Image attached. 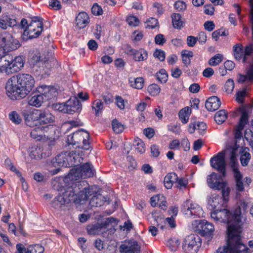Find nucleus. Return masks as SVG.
<instances>
[{
    "instance_id": "nucleus-1",
    "label": "nucleus",
    "mask_w": 253,
    "mask_h": 253,
    "mask_svg": "<svg viewBox=\"0 0 253 253\" xmlns=\"http://www.w3.org/2000/svg\"><path fill=\"white\" fill-rule=\"evenodd\" d=\"M248 203L244 200L237 203V208L232 212L227 209L214 211L211 213V216L214 220L226 223L227 235L231 246L232 252L235 253L239 250L241 253H245L246 248L241 241L242 218L246 211Z\"/></svg>"
},
{
    "instance_id": "nucleus-2",
    "label": "nucleus",
    "mask_w": 253,
    "mask_h": 253,
    "mask_svg": "<svg viewBox=\"0 0 253 253\" xmlns=\"http://www.w3.org/2000/svg\"><path fill=\"white\" fill-rule=\"evenodd\" d=\"M67 182L62 177H56L52 182L53 188L60 192L59 195L54 198L52 203V206L55 209L64 210L69 203L78 200H85L92 195V191L87 187L79 191L80 188L77 184H73L71 186L63 185V182Z\"/></svg>"
},
{
    "instance_id": "nucleus-3",
    "label": "nucleus",
    "mask_w": 253,
    "mask_h": 253,
    "mask_svg": "<svg viewBox=\"0 0 253 253\" xmlns=\"http://www.w3.org/2000/svg\"><path fill=\"white\" fill-rule=\"evenodd\" d=\"M34 84V78L29 74H20L13 76L6 83V94L12 100L23 98L32 90Z\"/></svg>"
},
{
    "instance_id": "nucleus-4",
    "label": "nucleus",
    "mask_w": 253,
    "mask_h": 253,
    "mask_svg": "<svg viewBox=\"0 0 253 253\" xmlns=\"http://www.w3.org/2000/svg\"><path fill=\"white\" fill-rule=\"evenodd\" d=\"M251 8V22L252 24V42L249 43L244 47L242 44H237L233 47V55L238 61H242L245 63L253 55V0H250Z\"/></svg>"
},
{
    "instance_id": "nucleus-5",
    "label": "nucleus",
    "mask_w": 253,
    "mask_h": 253,
    "mask_svg": "<svg viewBox=\"0 0 253 253\" xmlns=\"http://www.w3.org/2000/svg\"><path fill=\"white\" fill-rule=\"evenodd\" d=\"M38 94L31 96L28 101L29 104L36 107H40L42 104L57 95L56 89L51 86L41 85L37 88Z\"/></svg>"
},
{
    "instance_id": "nucleus-6",
    "label": "nucleus",
    "mask_w": 253,
    "mask_h": 253,
    "mask_svg": "<svg viewBox=\"0 0 253 253\" xmlns=\"http://www.w3.org/2000/svg\"><path fill=\"white\" fill-rule=\"evenodd\" d=\"M22 57L18 56L14 59L9 55L0 58V73L10 75L20 71L24 67Z\"/></svg>"
},
{
    "instance_id": "nucleus-7",
    "label": "nucleus",
    "mask_w": 253,
    "mask_h": 253,
    "mask_svg": "<svg viewBox=\"0 0 253 253\" xmlns=\"http://www.w3.org/2000/svg\"><path fill=\"white\" fill-rule=\"evenodd\" d=\"M236 140L235 144L230 149L229 165L233 172L234 176L236 182L237 189L240 191H243L244 185L242 181V175L239 170V164L237 159V150L240 147L237 144Z\"/></svg>"
},
{
    "instance_id": "nucleus-8",
    "label": "nucleus",
    "mask_w": 253,
    "mask_h": 253,
    "mask_svg": "<svg viewBox=\"0 0 253 253\" xmlns=\"http://www.w3.org/2000/svg\"><path fill=\"white\" fill-rule=\"evenodd\" d=\"M89 137L88 132L81 129L68 135L67 143L69 145L75 146L76 148L88 150L90 148Z\"/></svg>"
},
{
    "instance_id": "nucleus-9",
    "label": "nucleus",
    "mask_w": 253,
    "mask_h": 253,
    "mask_svg": "<svg viewBox=\"0 0 253 253\" xmlns=\"http://www.w3.org/2000/svg\"><path fill=\"white\" fill-rule=\"evenodd\" d=\"M95 170L92 165L86 163L79 168L72 169L69 174L64 178L68 181V180H77L80 178H85L93 176Z\"/></svg>"
},
{
    "instance_id": "nucleus-10",
    "label": "nucleus",
    "mask_w": 253,
    "mask_h": 253,
    "mask_svg": "<svg viewBox=\"0 0 253 253\" xmlns=\"http://www.w3.org/2000/svg\"><path fill=\"white\" fill-rule=\"evenodd\" d=\"M202 240L196 234H190L185 238L182 249L186 253H197L201 246Z\"/></svg>"
},
{
    "instance_id": "nucleus-11",
    "label": "nucleus",
    "mask_w": 253,
    "mask_h": 253,
    "mask_svg": "<svg viewBox=\"0 0 253 253\" xmlns=\"http://www.w3.org/2000/svg\"><path fill=\"white\" fill-rule=\"evenodd\" d=\"M182 211L187 217H201L204 212L202 208L197 204L188 200L185 202L182 208Z\"/></svg>"
},
{
    "instance_id": "nucleus-12",
    "label": "nucleus",
    "mask_w": 253,
    "mask_h": 253,
    "mask_svg": "<svg viewBox=\"0 0 253 253\" xmlns=\"http://www.w3.org/2000/svg\"><path fill=\"white\" fill-rule=\"evenodd\" d=\"M19 41L13 36L7 32L2 33L0 37V46L5 51L15 50L20 47Z\"/></svg>"
},
{
    "instance_id": "nucleus-13",
    "label": "nucleus",
    "mask_w": 253,
    "mask_h": 253,
    "mask_svg": "<svg viewBox=\"0 0 253 253\" xmlns=\"http://www.w3.org/2000/svg\"><path fill=\"white\" fill-rule=\"evenodd\" d=\"M42 31V24L40 18L35 17L24 31V36L33 39L39 36Z\"/></svg>"
},
{
    "instance_id": "nucleus-14",
    "label": "nucleus",
    "mask_w": 253,
    "mask_h": 253,
    "mask_svg": "<svg viewBox=\"0 0 253 253\" xmlns=\"http://www.w3.org/2000/svg\"><path fill=\"white\" fill-rule=\"evenodd\" d=\"M193 229L201 233L203 236L212 235L214 228L212 224L206 220H196L192 223Z\"/></svg>"
},
{
    "instance_id": "nucleus-15",
    "label": "nucleus",
    "mask_w": 253,
    "mask_h": 253,
    "mask_svg": "<svg viewBox=\"0 0 253 253\" xmlns=\"http://www.w3.org/2000/svg\"><path fill=\"white\" fill-rule=\"evenodd\" d=\"M211 167L222 174L223 177L226 176L225 155L223 152H219L210 160Z\"/></svg>"
},
{
    "instance_id": "nucleus-16",
    "label": "nucleus",
    "mask_w": 253,
    "mask_h": 253,
    "mask_svg": "<svg viewBox=\"0 0 253 253\" xmlns=\"http://www.w3.org/2000/svg\"><path fill=\"white\" fill-rule=\"evenodd\" d=\"M22 115L27 126L34 127L39 125L38 109H35L30 112H23Z\"/></svg>"
},
{
    "instance_id": "nucleus-17",
    "label": "nucleus",
    "mask_w": 253,
    "mask_h": 253,
    "mask_svg": "<svg viewBox=\"0 0 253 253\" xmlns=\"http://www.w3.org/2000/svg\"><path fill=\"white\" fill-rule=\"evenodd\" d=\"M140 246L134 240L125 242L119 248L120 253H139Z\"/></svg>"
},
{
    "instance_id": "nucleus-18",
    "label": "nucleus",
    "mask_w": 253,
    "mask_h": 253,
    "mask_svg": "<svg viewBox=\"0 0 253 253\" xmlns=\"http://www.w3.org/2000/svg\"><path fill=\"white\" fill-rule=\"evenodd\" d=\"M15 253H43L44 248L39 244L32 245L26 248L21 244L16 245Z\"/></svg>"
},
{
    "instance_id": "nucleus-19",
    "label": "nucleus",
    "mask_w": 253,
    "mask_h": 253,
    "mask_svg": "<svg viewBox=\"0 0 253 253\" xmlns=\"http://www.w3.org/2000/svg\"><path fill=\"white\" fill-rule=\"evenodd\" d=\"M84 155V153L81 148L69 152V162H70V167H77L81 164L83 161Z\"/></svg>"
},
{
    "instance_id": "nucleus-20",
    "label": "nucleus",
    "mask_w": 253,
    "mask_h": 253,
    "mask_svg": "<svg viewBox=\"0 0 253 253\" xmlns=\"http://www.w3.org/2000/svg\"><path fill=\"white\" fill-rule=\"evenodd\" d=\"M126 52L128 54L133 56V59L138 62H140L146 60L148 58V53L144 49H139L135 50L131 47H127Z\"/></svg>"
},
{
    "instance_id": "nucleus-21",
    "label": "nucleus",
    "mask_w": 253,
    "mask_h": 253,
    "mask_svg": "<svg viewBox=\"0 0 253 253\" xmlns=\"http://www.w3.org/2000/svg\"><path fill=\"white\" fill-rule=\"evenodd\" d=\"M65 103L68 114H72L75 112H79L82 110V105L76 97H71Z\"/></svg>"
},
{
    "instance_id": "nucleus-22",
    "label": "nucleus",
    "mask_w": 253,
    "mask_h": 253,
    "mask_svg": "<svg viewBox=\"0 0 253 253\" xmlns=\"http://www.w3.org/2000/svg\"><path fill=\"white\" fill-rule=\"evenodd\" d=\"M69 160V152H65L57 155L55 160L52 161V165L55 168L57 167H70Z\"/></svg>"
},
{
    "instance_id": "nucleus-23",
    "label": "nucleus",
    "mask_w": 253,
    "mask_h": 253,
    "mask_svg": "<svg viewBox=\"0 0 253 253\" xmlns=\"http://www.w3.org/2000/svg\"><path fill=\"white\" fill-rule=\"evenodd\" d=\"M16 26L17 21L15 18L8 15L2 14L0 16V29L6 30Z\"/></svg>"
},
{
    "instance_id": "nucleus-24",
    "label": "nucleus",
    "mask_w": 253,
    "mask_h": 253,
    "mask_svg": "<svg viewBox=\"0 0 253 253\" xmlns=\"http://www.w3.org/2000/svg\"><path fill=\"white\" fill-rule=\"evenodd\" d=\"M223 177L222 174L218 175L215 172H212L211 174L207 176V181L208 186L212 189H218L221 185H223L222 182L219 181V179L222 178Z\"/></svg>"
},
{
    "instance_id": "nucleus-25",
    "label": "nucleus",
    "mask_w": 253,
    "mask_h": 253,
    "mask_svg": "<svg viewBox=\"0 0 253 253\" xmlns=\"http://www.w3.org/2000/svg\"><path fill=\"white\" fill-rule=\"evenodd\" d=\"M39 125H45L54 121V117L48 110H38Z\"/></svg>"
},
{
    "instance_id": "nucleus-26",
    "label": "nucleus",
    "mask_w": 253,
    "mask_h": 253,
    "mask_svg": "<svg viewBox=\"0 0 253 253\" xmlns=\"http://www.w3.org/2000/svg\"><path fill=\"white\" fill-rule=\"evenodd\" d=\"M248 122V114L245 111H243L240 119L239 125L235 133V137L236 139H241L242 136V130L244 128L245 125Z\"/></svg>"
},
{
    "instance_id": "nucleus-27",
    "label": "nucleus",
    "mask_w": 253,
    "mask_h": 253,
    "mask_svg": "<svg viewBox=\"0 0 253 253\" xmlns=\"http://www.w3.org/2000/svg\"><path fill=\"white\" fill-rule=\"evenodd\" d=\"M221 102L219 98L213 96L209 98L206 102V108L210 111H214L220 106Z\"/></svg>"
},
{
    "instance_id": "nucleus-28",
    "label": "nucleus",
    "mask_w": 253,
    "mask_h": 253,
    "mask_svg": "<svg viewBox=\"0 0 253 253\" xmlns=\"http://www.w3.org/2000/svg\"><path fill=\"white\" fill-rule=\"evenodd\" d=\"M248 147H241L240 151V161L243 167L247 166L251 159V155Z\"/></svg>"
},
{
    "instance_id": "nucleus-29",
    "label": "nucleus",
    "mask_w": 253,
    "mask_h": 253,
    "mask_svg": "<svg viewBox=\"0 0 253 253\" xmlns=\"http://www.w3.org/2000/svg\"><path fill=\"white\" fill-rule=\"evenodd\" d=\"M222 202V198L219 195L216 193L212 194L208 201L209 208L211 210L215 209L218 206H221Z\"/></svg>"
},
{
    "instance_id": "nucleus-30",
    "label": "nucleus",
    "mask_w": 253,
    "mask_h": 253,
    "mask_svg": "<svg viewBox=\"0 0 253 253\" xmlns=\"http://www.w3.org/2000/svg\"><path fill=\"white\" fill-rule=\"evenodd\" d=\"M89 21L88 15L85 12H80L76 17V22L77 26L80 28H84Z\"/></svg>"
},
{
    "instance_id": "nucleus-31",
    "label": "nucleus",
    "mask_w": 253,
    "mask_h": 253,
    "mask_svg": "<svg viewBox=\"0 0 253 253\" xmlns=\"http://www.w3.org/2000/svg\"><path fill=\"white\" fill-rule=\"evenodd\" d=\"M41 58V53L38 51H36L30 59V64L35 68L40 67L41 65L43 66L45 63Z\"/></svg>"
},
{
    "instance_id": "nucleus-32",
    "label": "nucleus",
    "mask_w": 253,
    "mask_h": 253,
    "mask_svg": "<svg viewBox=\"0 0 253 253\" xmlns=\"http://www.w3.org/2000/svg\"><path fill=\"white\" fill-rule=\"evenodd\" d=\"M178 180V176L175 173L171 172L168 174L164 178V184L167 189L172 187L173 183Z\"/></svg>"
},
{
    "instance_id": "nucleus-33",
    "label": "nucleus",
    "mask_w": 253,
    "mask_h": 253,
    "mask_svg": "<svg viewBox=\"0 0 253 253\" xmlns=\"http://www.w3.org/2000/svg\"><path fill=\"white\" fill-rule=\"evenodd\" d=\"M103 226L99 223L89 225L87 226V231L89 234L97 235L102 233Z\"/></svg>"
},
{
    "instance_id": "nucleus-34",
    "label": "nucleus",
    "mask_w": 253,
    "mask_h": 253,
    "mask_svg": "<svg viewBox=\"0 0 253 253\" xmlns=\"http://www.w3.org/2000/svg\"><path fill=\"white\" fill-rule=\"evenodd\" d=\"M244 246L246 248V252L245 253H248V248L244 244ZM241 252L238 250L237 252L235 253L232 252L231 246L229 243V238L228 237L227 245L221 247H219L216 251L215 253H241Z\"/></svg>"
},
{
    "instance_id": "nucleus-35",
    "label": "nucleus",
    "mask_w": 253,
    "mask_h": 253,
    "mask_svg": "<svg viewBox=\"0 0 253 253\" xmlns=\"http://www.w3.org/2000/svg\"><path fill=\"white\" fill-rule=\"evenodd\" d=\"M129 83L131 86L136 89H141L143 86L144 80L142 77L130 78Z\"/></svg>"
},
{
    "instance_id": "nucleus-36",
    "label": "nucleus",
    "mask_w": 253,
    "mask_h": 253,
    "mask_svg": "<svg viewBox=\"0 0 253 253\" xmlns=\"http://www.w3.org/2000/svg\"><path fill=\"white\" fill-rule=\"evenodd\" d=\"M42 151V148L40 147H32L30 152V156L32 159H40L45 156Z\"/></svg>"
},
{
    "instance_id": "nucleus-37",
    "label": "nucleus",
    "mask_w": 253,
    "mask_h": 253,
    "mask_svg": "<svg viewBox=\"0 0 253 253\" xmlns=\"http://www.w3.org/2000/svg\"><path fill=\"white\" fill-rule=\"evenodd\" d=\"M172 23L173 27L177 29H180L183 27V22L181 15L178 13H173L171 15Z\"/></svg>"
},
{
    "instance_id": "nucleus-38",
    "label": "nucleus",
    "mask_w": 253,
    "mask_h": 253,
    "mask_svg": "<svg viewBox=\"0 0 253 253\" xmlns=\"http://www.w3.org/2000/svg\"><path fill=\"white\" fill-rule=\"evenodd\" d=\"M191 109L189 107H185L179 111V116L183 124H186L188 120Z\"/></svg>"
},
{
    "instance_id": "nucleus-39",
    "label": "nucleus",
    "mask_w": 253,
    "mask_h": 253,
    "mask_svg": "<svg viewBox=\"0 0 253 253\" xmlns=\"http://www.w3.org/2000/svg\"><path fill=\"white\" fill-rule=\"evenodd\" d=\"M227 113L225 110H221L217 112L214 116L215 122L220 124L223 123L227 119Z\"/></svg>"
},
{
    "instance_id": "nucleus-40",
    "label": "nucleus",
    "mask_w": 253,
    "mask_h": 253,
    "mask_svg": "<svg viewBox=\"0 0 253 253\" xmlns=\"http://www.w3.org/2000/svg\"><path fill=\"white\" fill-rule=\"evenodd\" d=\"M30 134L33 138L38 140H41L43 134V127L40 126L36 127L32 130Z\"/></svg>"
},
{
    "instance_id": "nucleus-41",
    "label": "nucleus",
    "mask_w": 253,
    "mask_h": 253,
    "mask_svg": "<svg viewBox=\"0 0 253 253\" xmlns=\"http://www.w3.org/2000/svg\"><path fill=\"white\" fill-rule=\"evenodd\" d=\"M102 198L103 197L101 195H95L90 200L89 204L92 207H100L103 203Z\"/></svg>"
},
{
    "instance_id": "nucleus-42",
    "label": "nucleus",
    "mask_w": 253,
    "mask_h": 253,
    "mask_svg": "<svg viewBox=\"0 0 253 253\" xmlns=\"http://www.w3.org/2000/svg\"><path fill=\"white\" fill-rule=\"evenodd\" d=\"M134 145L138 152L143 153L145 151V145L140 139L135 138L134 141Z\"/></svg>"
},
{
    "instance_id": "nucleus-43",
    "label": "nucleus",
    "mask_w": 253,
    "mask_h": 253,
    "mask_svg": "<svg viewBox=\"0 0 253 253\" xmlns=\"http://www.w3.org/2000/svg\"><path fill=\"white\" fill-rule=\"evenodd\" d=\"M167 245L171 251H176L180 245V241L176 238L170 239L167 241Z\"/></svg>"
},
{
    "instance_id": "nucleus-44",
    "label": "nucleus",
    "mask_w": 253,
    "mask_h": 253,
    "mask_svg": "<svg viewBox=\"0 0 253 253\" xmlns=\"http://www.w3.org/2000/svg\"><path fill=\"white\" fill-rule=\"evenodd\" d=\"M9 118L15 124H19L22 122V119L16 111H12L9 114Z\"/></svg>"
},
{
    "instance_id": "nucleus-45",
    "label": "nucleus",
    "mask_w": 253,
    "mask_h": 253,
    "mask_svg": "<svg viewBox=\"0 0 253 253\" xmlns=\"http://www.w3.org/2000/svg\"><path fill=\"white\" fill-rule=\"evenodd\" d=\"M223 55L221 54H217L211 58L209 61V64L211 66H216L218 65L222 60Z\"/></svg>"
},
{
    "instance_id": "nucleus-46",
    "label": "nucleus",
    "mask_w": 253,
    "mask_h": 253,
    "mask_svg": "<svg viewBox=\"0 0 253 253\" xmlns=\"http://www.w3.org/2000/svg\"><path fill=\"white\" fill-rule=\"evenodd\" d=\"M223 185H221L220 187H219L218 190L221 189L222 190V196L225 200L228 199V197L229 195L230 189L227 186L226 182H222Z\"/></svg>"
},
{
    "instance_id": "nucleus-47",
    "label": "nucleus",
    "mask_w": 253,
    "mask_h": 253,
    "mask_svg": "<svg viewBox=\"0 0 253 253\" xmlns=\"http://www.w3.org/2000/svg\"><path fill=\"white\" fill-rule=\"evenodd\" d=\"M157 79L161 83H165L168 80V75L164 69H161L156 74Z\"/></svg>"
},
{
    "instance_id": "nucleus-48",
    "label": "nucleus",
    "mask_w": 253,
    "mask_h": 253,
    "mask_svg": "<svg viewBox=\"0 0 253 253\" xmlns=\"http://www.w3.org/2000/svg\"><path fill=\"white\" fill-rule=\"evenodd\" d=\"M92 108L94 110L95 114L97 115L103 108V104L100 100H96L93 102Z\"/></svg>"
},
{
    "instance_id": "nucleus-49",
    "label": "nucleus",
    "mask_w": 253,
    "mask_h": 253,
    "mask_svg": "<svg viewBox=\"0 0 253 253\" xmlns=\"http://www.w3.org/2000/svg\"><path fill=\"white\" fill-rule=\"evenodd\" d=\"M148 91L152 95L155 96L160 92V87L156 84H152L148 87Z\"/></svg>"
},
{
    "instance_id": "nucleus-50",
    "label": "nucleus",
    "mask_w": 253,
    "mask_h": 253,
    "mask_svg": "<svg viewBox=\"0 0 253 253\" xmlns=\"http://www.w3.org/2000/svg\"><path fill=\"white\" fill-rule=\"evenodd\" d=\"M112 128L114 131L117 133H119L123 131L124 127L123 125L119 123L117 120H114L112 122Z\"/></svg>"
},
{
    "instance_id": "nucleus-51",
    "label": "nucleus",
    "mask_w": 253,
    "mask_h": 253,
    "mask_svg": "<svg viewBox=\"0 0 253 253\" xmlns=\"http://www.w3.org/2000/svg\"><path fill=\"white\" fill-rule=\"evenodd\" d=\"M52 108L64 113H67L66 103H55L52 105Z\"/></svg>"
},
{
    "instance_id": "nucleus-52",
    "label": "nucleus",
    "mask_w": 253,
    "mask_h": 253,
    "mask_svg": "<svg viewBox=\"0 0 253 253\" xmlns=\"http://www.w3.org/2000/svg\"><path fill=\"white\" fill-rule=\"evenodd\" d=\"M234 87V81L232 79H228L225 83L224 90L227 93H231Z\"/></svg>"
},
{
    "instance_id": "nucleus-53",
    "label": "nucleus",
    "mask_w": 253,
    "mask_h": 253,
    "mask_svg": "<svg viewBox=\"0 0 253 253\" xmlns=\"http://www.w3.org/2000/svg\"><path fill=\"white\" fill-rule=\"evenodd\" d=\"M158 26H159L158 21L157 19H156L155 18H153V17L150 18L146 21V27H148V28H150L151 29H154Z\"/></svg>"
},
{
    "instance_id": "nucleus-54",
    "label": "nucleus",
    "mask_w": 253,
    "mask_h": 253,
    "mask_svg": "<svg viewBox=\"0 0 253 253\" xmlns=\"http://www.w3.org/2000/svg\"><path fill=\"white\" fill-rule=\"evenodd\" d=\"M4 165L5 167L10 169L11 170L15 172L16 173H17L18 175H19L20 176H21L20 172L17 170L16 168L12 165L11 163V160L9 159H6L5 160L4 162Z\"/></svg>"
},
{
    "instance_id": "nucleus-55",
    "label": "nucleus",
    "mask_w": 253,
    "mask_h": 253,
    "mask_svg": "<svg viewBox=\"0 0 253 253\" xmlns=\"http://www.w3.org/2000/svg\"><path fill=\"white\" fill-rule=\"evenodd\" d=\"M174 8L178 11H184L186 9V4L185 2L181 0H178L174 3Z\"/></svg>"
},
{
    "instance_id": "nucleus-56",
    "label": "nucleus",
    "mask_w": 253,
    "mask_h": 253,
    "mask_svg": "<svg viewBox=\"0 0 253 253\" xmlns=\"http://www.w3.org/2000/svg\"><path fill=\"white\" fill-rule=\"evenodd\" d=\"M154 56L158 58L160 61H163L166 58L165 52L162 50L157 49L153 54Z\"/></svg>"
},
{
    "instance_id": "nucleus-57",
    "label": "nucleus",
    "mask_w": 253,
    "mask_h": 253,
    "mask_svg": "<svg viewBox=\"0 0 253 253\" xmlns=\"http://www.w3.org/2000/svg\"><path fill=\"white\" fill-rule=\"evenodd\" d=\"M91 12L93 14L95 15H100L103 14V10L100 6L97 3H94L92 8Z\"/></svg>"
},
{
    "instance_id": "nucleus-58",
    "label": "nucleus",
    "mask_w": 253,
    "mask_h": 253,
    "mask_svg": "<svg viewBox=\"0 0 253 253\" xmlns=\"http://www.w3.org/2000/svg\"><path fill=\"white\" fill-rule=\"evenodd\" d=\"M126 21L128 24L132 26H136L139 23V21L136 17L131 15L127 17Z\"/></svg>"
},
{
    "instance_id": "nucleus-59",
    "label": "nucleus",
    "mask_w": 253,
    "mask_h": 253,
    "mask_svg": "<svg viewBox=\"0 0 253 253\" xmlns=\"http://www.w3.org/2000/svg\"><path fill=\"white\" fill-rule=\"evenodd\" d=\"M115 99L117 106L121 109H124L125 107L126 103V102L122 97L119 96H116Z\"/></svg>"
},
{
    "instance_id": "nucleus-60",
    "label": "nucleus",
    "mask_w": 253,
    "mask_h": 253,
    "mask_svg": "<svg viewBox=\"0 0 253 253\" xmlns=\"http://www.w3.org/2000/svg\"><path fill=\"white\" fill-rule=\"evenodd\" d=\"M246 93V89L238 91L236 94V100L239 103L243 102Z\"/></svg>"
},
{
    "instance_id": "nucleus-61",
    "label": "nucleus",
    "mask_w": 253,
    "mask_h": 253,
    "mask_svg": "<svg viewBox=\"0 0 253 253\" xmlns=\"http://www.w3.org/2000/svg\"><path fill=\"white\" fill-rule=\"evenodd\" d=\"M153 11L158 15H161L164 12V8L162 4L156 3L153 5Z\"/></svg>"
},
{
    "instance_id": "nucleus-62",
    "label": "nucleus",
    "mask_w": 253,
    "mask_h": 253,
    "mask_svg": "<svg viewBox=\"0 0 253 253\" xmlns=\"http://www.w3.org/2000/svg\"><path fill=\"white\" fill-rule=\"evenodd\" d=\"M155 42L156 44L163 45L166 42L164 36L162 34L157 35L155 38Z\"/></svg>"
},
{
    "instance_id": "nucleus-63",
    "label": "nucleus",
    "mask_w": 253,
    "mask_h": 253,
    "mask_svg": "<svg viewBox=\"0 0 253 253\" xmlns=\"http://www.w3.org/2000/svg\"><path fill=\"white\" fill-rule=\"evenodd\" d=\"M49 4L50 6L56 10L60 9L61 8L60 2L58 0H49Z\"/></svg>"
},
{
    "instance_id": "nucleus-64",
    "label": "nucleus",
    "mask_w": 253,
    "mask_h": 253,
    "mask_svg": "<svg viewBox=\"0 0 253 253\" xmlns=\"http://www.w3.org/2000/svg\"><path fill=\"white\" fill-rule=\"evenodd\" d=\"M207 38V37L205 33L204 32H201L199 33L198 36L196 39L201 44H203L206 42Z\"/></svg>"
}]
</instances>
